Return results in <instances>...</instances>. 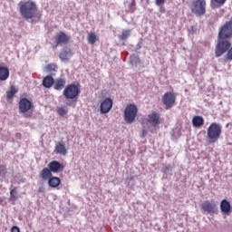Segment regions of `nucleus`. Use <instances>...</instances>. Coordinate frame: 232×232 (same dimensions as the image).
I'll return each mask as SVG.
<instances>
[{
	"instance_id": "nucleus-5",
	"label": "nucleus",
	"mask_w": 232,
	"mask_h": 232,
	"mask_svg": "<svg viewBox=\"0 0 232 232\" xmlns=\"http://www.w3.org/2000/svg\"><path fill=\"white\" fill-rule=\"evenodd\" d=\"M207 5L206 0H194L191 3L190 10L197 17H202V15H206Z\"/></svg>"
},
{
	"instance_id": "nucleus-16",
	"label": "nucleus",
	"mask_w": 232,
	"mask_h": 232,
	"mask_svg": "<svg viewBox=\"0 0 232 232\" xmlns=\"http://www.w3.org/2000/svg\"><path fill=\"white\" fill-rule=\"evenodd\" d=\"M220 209L222 213H231V203L227 199H222L220 203Z\"/></svg>"
},
{
	"instance_id": "nucleus-30",
	"label": "nucleus",
	"mask_w": 232,
	"mask_h": 232,
	"mask_svg": "<svg viewBox=\"0 0 232 232\" xmlns=\"http://www.w3.org/2000/svg\"><path fill=\"white\" fill-rule=\"evenodd\" d=\"M226 61H232V46L230 45L229 50L227 51L226 57H225Z\"/></svg>"
},
{
	"instance_id": "nucleus-34",
	"label": "nucleus",
	"mask_w": 232,
	"mask_h": 232,
	"mask_svg": "<svg viewBox=\"0 0 232 232\" xmlns=\"http://www.w3.org/2000/svg\"><path fill=\"white\" fill-rule=\"evenodd\" d=\"M130 61L133 63V61H139V57H137L135 54L130 56Z\"/></svg>"
},
{
	"instance_id": "nucleus-3",
	"label": "nucleus",
	"mask_w": 232,
	"mask_h": 232,
	"mask_svg": "<svg viewBox=\"0 0 232 232\" xmlns=\"http://www.w3.org/2000/svg\"><path fill=\"white\" fill-rule=\"evenodd\" d=\"M222 135V127L220 124L217 122H212L207 130V137L208 139V142L211 144H215L220 136Z\"/></svg>"
},
{
	"instance_id": "nucleus-36",
	"label": "nucleus",
	"mask_w": 232,
	"mask_h": 232,
	"mask_svg": "<svg viewBox=\"0 0 232 232\" xmlns=\"http://www.w3.org/2000/svg\"><path fill=\"white\" fill-rule=\"evenodd\" d=\"M25 119H30L32 117V112H28L24 114Z\"/></svg>"
},
{
	"instance_id": "nucleus-13",
	"label": "nucleus",
	"mask_w": 232,
	"mask_h": 232,
	"mask_svg": "<svg viewBox=\"0 0 232 232\" xmlns=\"http://www.w3.org/2000/svg\"><path fill=\"white\" fill-rule=\"evenodd\" d=\"M147 121L154 127L159 126V124H160V114L154 111L148 115Z\"/></svg>"
},
{
	"instance_id": "nucleus-28",
	"label": "nucleus",
	"mask_w": 232,
	"mask_h": 232,
	"mask_svg": "<svg viewBox=\"0 0 232 232\" xmlns=\"http://www.w3.org/2000/svg\"><path fill=\"white\" fill-rule=\"evenodd\" d=\"M46 72H55L57 70V65L55 63H49L45 66Z\"/></svg>"
},
{
	"instance_id": "nucleus-19",
	"label": "nucleus",
	"mask_w": 232,
	"mask_h": 232,
	"mask_svg": "<svg viewBox=\"0 0 232 232\" xmlns=\"http://www.w3.org/2000/svg\"><path fill=\"white\" fill-rule=\"evenodd\" d=\"M64 86H66V80H64V78H58L53 82L54 90L61 91L64 89Z\"/></svg>"
},
{
	"instance_id": "nucleus-26",
	"label": "nucleus",
	"mask_w": 232,
	"mask_h": 232,
	"mask_svg": "<svg viewBox=\"0 0 232 232\" xmlns=\"http://www.w3.org/2000/svg\"><path fill=\"white\" fill-rule=\"evenodd\" d=\"M130 37V30H124L121 34L119 35L120 41H126Z\"/></svg>"
},
{
	"instance_id": "nucleus-1",
	"label": "nucleus",
	"mask_w": 232,
	"mask_h": 232,
	"mask_svg": "<svg viewBox=\"0 0 232 232\" xmlns=\"http://www.w3.org/2000/svg\"><path fill=\"white\" fill-rule=\"evenodd\" d=\"M20 14L24 19H33L34 21H39L42 17V14L37 7V4L32 0H22L18 4Z\"/></svg>"
},
{
	"instance_id": "nucleus-32",
	"label": "nucleus",
	"mask_w": 232,
	"mask_h": 232,
	"mask_svg": "<svg viewBox=\"0 0 232 232\" xmlns=\"http://www.w3.org/2000/svg\"><path fill=\"white\" fill-rule=\"evenodd\" d=\"M11 232H21V229H19V227L14 226V227L11 228Z\"/></svg>"
},
{
	"instance_id": "nucleus-7",
	"label": "nucleus",
	"mask_w": 232,
	"mask_h": 232,
	"mask_svg": "<svg viewBox=\"0 0 232 232\" xmlns=\"http://www.w3.org/2000/svg\"><path fill=\"white\" fill-rule=\"evenodd\" d=\"M138 111H139V109H137V105L135 104L127 105L124 111V117L127 124H131V122H134L135 117H137Z\"/></svg>"
},
{
	"instance_id": "nucleus-9",
	"label": "nucleus",
	"mask_w": 232,
	"mask_h": 232,
	"mask_svg": "<svg viewBox=\"0 0 232 232\" xmlns=\"http://www.w3.org/2000/svg\"><path fill=\"white\" fill-rule=\"evenodd\" d=\"M70 35L66 34V33L61 31L54 37V43L56 46H61L63 44H68L70 43Z\"/></svg>"
},
{
	"instance_id": "nucleus-35",
	"label": "nucleus",
	"mask_w": 232,
	"mask_h": 232,
	"mask_svg": "<svg viewBox=\"0 0 232 232\" xmlns=\"http://www.w3.org/2000/svg\"><path fill=\"white\" fill-rule=\"evenodd\" d=\"M44 191H45L44 187H43V186L39 187L38 193H44Z\"/></svg>"
},
{
	"instance_id": "nucleus-10",
	"label": "nucleus",
	"mask_w": 232,
	"mask_h": 232,
	"mask_svg": "<svg viewBox=\"0 0 232 232\" xmlns=\"http://www.w3.org/2000/svg\"><path fill=\"white\" fill-rule=\"evenodd\" d=\"M111 108H113V101L111 98H106L100 105V111L102 114L110 113Z\"/></svg>"
},
{
	"instance_id": "nucleus-25",
	"label": "nucleus",
	"mask_w": 232,
	"mask_h": 232,
	"mask_svg": "<svg viewBox=\"0 0 232 232\" xmlns=\"http://www.w3.org/2000/svg\"><path fill=\"white\" fill-rule=\"evenodd\" d=\"M17 93V89H15V86L11 85L10 90L6 92V97L7 99H14V95Z\"/></svg>"
},
{
	"instance_id": "nucleus-17",
	"label": "nucleus",
	"mask_w": 232,
	"mask_h": 232,
	"mask_svg": "<svg viewBox=\"0 0 232 232\" xmlns=\"http://www.w3.org/2000/svg\"><path fill=\"white\" fill-rule=\"evenodd\" d=\"M39 177L42 180H50V178L53 177L52 170H50L49 168H44L41 170Z\"/></svg>"
},
{
	"instance_id": "nucleus-37",
	"label": "nucleus",
	"mask_w": 232,
	"mask_h": 232,
	"mask_svg": "<svg viewBox=\"0 0 232 232\" xmlns=\"http://www.w3.org/2000/svg\"><path fill=\"white\" fill-rule=\"evenodd\" d=\"M142 133H143V134H142V137H146L148 131H147L146 130H142Z\"/></svg>"
},
{
	"instance_id": "nucleus-24",
	"label": "nucleus",
	"mask_w": 232,
	"mask_h": 232,
	"mask_svg": "<svg viewBox=\"0 0 232 232\" xmlns=\"http://www.w3.org/2000/svg\"><path fill=\"white\" fill-rule=\"evenodd\" d=\"M89 44H95L98 41L97 34L95 33H90L87 36Z\"/></svg>"
},
{
	"instance_id": "nucleus-8",
	"label": "nucleus",
	"mask_w": 232,
	"mask_h": 232,
	"mask_svg": "<svg viewBox=\"0 0 232 232\" xmlns=\"http://www.w3.org/2000/svg\"><path fill=\"white\" fill-rule=\"evenodd\" d=\"M20 113H28L30 110H34V102L28 98H21L18 102Z\"/></svg>"
},
{
	"instance_id": "nucleus-12",
	"label": "nucleus",
	"mask_w": 232,
	"mask_h": 232,
	"mask_svg": "<svg viewBox=\"0 0 232 232\" xmlns=\"http://www.w3.org/2000/svg\"><path fill=\"white\" fill-rule=\"evenodd\" d=\"M48 168L51 173H61V171L64 170V165L61 164V162L57 160L49 162Z\"/></svg>"
},
{
	"instance_id": "nucleus-33",
	"label": "nucleus",
	"mask_w": 232,
	"mask_h": 232,
	"mask_svg": "<svg viewBox=\"0 0 232 232\" xmlns=\"http://www.w3.org/2000/svg\"><path fill=\"white\" fill-rule=\"evenodd\" d=\"M164 1L165 0H156L155 5H157V6H160V5H164Z\"/></svg>"
},
{
	"instance_id": "nucleus-27",
	"label": "nucleus",
	"mask_w": 232,
	"mask_h": 232,
	"mask_svg": "<svg viewBox=\"0 0 232 232\" xmlns=\"http://www.w3.org/2000/svg\"><path fill=\"white\" fill-rule=\"evenodd\" d=\"M57 113L60 115V117H64V115L68 113V110H66L64 107H58Z\"/></svg>"
},
{
	"instance_id": "nucleus-2",
	"label": "nucleus",
	"mask_w": 232,
	"mask_h": 232,
	"mask_svg": "<svg viewBox=\"0 0 232 232\" xmlns=\"http://www.w3.org/2000/svg\"><path fill=\"white\" fill-rule=\"evenodd\" d=\"M81 95V84L71 83L63 90V96L67 101H77Z\"/></svg>"
},
{
	"instance_id": "nucleus-6",
	"label": "nucleus",
	"mask_w": 232,
	"mask_h": 232,
	"mask_svg": "<svg viewBox=\"0 0 232 232\" xmlns=\"http://www.w3.org/2000/svg\"><path fill=\"white\" fill-rule=\"evenodd\" d=\"M161 101L165 110H171L177 104V94L173 92H167L163 94Z\"/></svg>"
},
{
	"instance_id": "nucleus-29",
	"label": "nucleus",
	"mask_w": 232,
	"mask_h": 232,
	"mask_svg": "<svg viewBox=\"0 0 232 232\" xmlns=\"http://www.w3.org/2000/svg\"><path fill=\"white\" fill-rule=\"evenodd\" d=\"M10 198L11 200H17L18 197H17V190L15 188L10 190Z\"/></svg>"
},
{
	"instance_id": "nucleus-23",
	"label": "nucleus",
	"mask_w": 232,
	"mask_h": 232,
	"mask_svg": "<svg viewBox=\"0 0 232 232\" xmlns=\"http://www.w3.org/2000/svg\"><path fill=\"white\" fill-rule=\"evenodd\" d=\"M227 0H210L211 8H220V6H224Z\"/></svg>"
},
{
	"instance_id": "nucleus-14",
	"label": "nucleus",
	"mask_w": 232,
	"mask_h": 232,
	"mask_svg": "<svg viewBox=\"0 0 232 232\" xmlns=\"http://www.w3.org/2000/svg\"><path fill=\"white\" fill-rule=\"evenodd\" d=\"M59 57L61 61H70V57H73V52L72 49L63 48L60 52Z\"/></svg>"
},
{
	"instance_id": "nucleus-11",
	"label": "nucleus",
	"mask_w": 232,
	"mask_h": 232,
	"mask_svg": "<svg viewBox=\"0 0 232 232\" xmlns=\"http://www.w3.org/2000/svg\"><path fill=\"white\" fill-rule=\"evenodd\" d=\"M201 209L208 215H215V213H217V205L207 200L202 203Z\"/></svg>"
},
{
	"instance_id": "nucleus-15",
	"label": "nucleus",
	"mask_w": 232,
	"mask_h": 232,
	"mask_svg": "<svg viewBox=\"0 0 232 232\" xmlns=\"http://www.w3.org/2000/svg\"><path fill=\"white\" fill-rule=\"evenodd\" d=\"M54 153H56L57 155H63V157L67 155L68 150H66V146H64L63 143L58 142L55 145L54 148Z\"/></svg>"
},
{
	"instance_id": "nucleus-21",
	"label": "nucleus",
	"mask_w": 232,
	"mask_h": 232,
	"mask_svg": "<svg viewBox=\"0 0 232 232\" xmlns=\"http://www.w3.org/2000/svg\"><path fill=\"white\" fill-rule=\"evenodd\" d=\"M192 124L194 128H201V126H204V118L202 116H194Z\"/></svg>"
},
{
	"instance_id": "nucleus-31",
	"label": "nucleus",
	"mask_w": 232,
	"mask_h": 232,
	"mask_svg": "<svg viewBox=\"0 0 232 232\" xmlns=\"http://www.w3.org/2000/svg\"><path fill=\"white\" fill-rule=\"evenodd\" d=\"M0 175H6V166L0 165Z\"/></svg>"
},
{
	"instance_id": "nucleus-20",
	"label": "nucleus",
	"mask_w": 232,
	"mask_h": 232,
	"mask_svg": "<svg viewBox=\"0 0 232 232\" xmlns=\"http://www.w3.org/2000/svg\"><path fill=\"white\" fill-rule=\"evenodd\" d=\"M10 77V71L8 67H0V81H6Z\"/></svg>"
},
{
	"instance_id": "nucleus-4",
	"label": "nucleus",
	"mask_w": 232,
	"mask_h": 232,
	"mask_svg": "<svg viewBox=\"0 0 232 232\" xmlns=\"http://www.w3.org/2000/svg\"><path fill=\"white\" fill-rule=\"evenodd\" d=\"M231 48V41L227 38L218 37V43L215 48L216 57H222Z\"/></svg>"
},
{
	"instance_id": "nucleus-22",
	"label": "nucleus",
	"mask_w": 232,
	"mask_h": 232,
	"mask_svg": "<svg viewBox=\"0 0 232 232\" xmlns=\"http://www.w3.org/2000/svg\"><path fill=\"white\" fill-rule=\"evenodd\" d=\"M53 77L47 75L43 80V86H44V88H52V86H53Z\"/></svg>"
},
{
	"instance_id": "nucleus-18",
	"label": "nucleus",
	"mask_w": 232,
	"mask_h": 232,
	"mask_svg": "<svg viewBox=\"0 0 232 232\" xmlns=\"http://www.w3.org/2000/svg\"><path fill=\"white\" fill-rule=\"evenodd\" d=\"M49 188H59L61 186V179L59 177L51 176L48 179Z\"/></svg>"
}]
</instances>
